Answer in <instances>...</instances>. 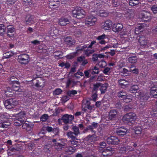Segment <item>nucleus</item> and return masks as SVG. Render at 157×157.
<instances>
[{"label": "nucleus", "instance_id": "nucleus-29", "mask_svg": "<svg viewBox=\"0 0 157 157\" xmlns=\"http://www.w3.org/2000/svg\"><path fill=\"white\" fill-rule=\"evenodd\" d=\"M14 54V52H13L8 51L3 53V57L4 59H8L12 56Z\"/></svg>", "mask_w": 157, "mask_h": 157}, {"label": "nucleus", "instance_id": "nucleus-60", "mask_svg": "<svg viewBox=\"0 0 157 157\" xmlns=\"http://www.w3.org/2000/svg\"><path fill=\"white\" fill-rule=\"evenodd\" d=\"M85 77L86 78H89L90 77V72L89 71V70H88L85 71H84Z\"/></svg>", "mask_w": 157, "mask_h": 157}, {"label": "nucleus", "instance_id": "nucleus-10", "mask_svg": "<svg viewBox=\"0 0 157 157\" xmlns=\"http://www.w3.org/2000/svg\"><path fill=\"white\" fill-rule=\"evenodd\" d=\"M97 21V18L92 15L87 16L85 20V24L90 26L93 25Z\"/></svg>", "mask_w": 157, "mask_h": 157}, {"label": "nucleus", "instance_id": "nucleus-38", "mask_svg": "<svg viewBox=\"0 0 157 157\" xmlns=\"http://www.w3.org/2000/svg\"><path fill=\"white\" fill-rule=\"evenodd\" d=\"M55 58L57 59H59L62 57V52L59 51L55 52L54 53Z\"/></svg>", "mask_w": 157, "mask_h": 157}, {"label": "nucleus", "instance_id": "nucleus-54", "mask_svg": "<svg viewBox=\"0 0 157 157\" xmlns=\"http://www.w3.org/2000/svg\"><path fill=\"white\" fill-rule=\"evenodd\" d=\"M62 92V90L59 88L56 89L53 92V94L54 95H58L61 94Z\"/></svg>", "mask_w": 157, "mask_h": 157}, {"label": "nucleus", "instance_id": "nucleus-63", "mask_svg": "<svg viewBox=\"0 0 157 157\" xmlns=\"http://www.w3.org/2000/svg\"><path fill=\"white\" fill-rule=\"evenodd\" d=\"M77 93V91L75 90H70L68 91L67 92L68 94L69 95H71V94H76Z\"/></svg>", "mask_w": 157, "mask_h": 157}, {"label": "nucleus", "instance_id": "nucleus-34", "mask_svg": "<svg viewBox=\"0 0 157 157\" xmlns=\"http://www.w3.org/2000/svg\"><path fill=\"white\" fill-rule=\"evenodd\" d=\"M22 128L23 129H25L27 131H30L32 129V127L29 123H23Z\"/></svg>", "mask_w": 157, "mask_h": 157}, {"label": "nucleus", "instance_id": "nucleus-62", "mask_svg": "<svg viewBox=\"0 0 157 157\" xmlns=\"http://www.w3.org/2000/svg\"><path fill=\"white\" fill-rule=\"evenodd\" d=\"M21 149V148L17 147V146L15 147H12L10 149V150L12 151H19Z\"/></svg>", "mask_w": 157, "mask_h": 157}, {"label": "nucleus", "instance_id": "nucleus-3", "mask_svg": "<svg viewBox=\"0 0 157 157\" xmlns=\"http://www.w3.org/2000/svg\"><path fill=\"white\" fill-rule=\"evenodd\" d=\"M136 114L135 113L130 112L125 114L123 117L122 120L125 123L129 125L134 123L136 119Z\"/></svg>", "mask_w": 157, "mask_h": 157}, {"label": "nucleus", "instance_id": "nucleus-19", "mask_svg": "<svg viewBox=\"0 0 157 157\" xmlns=\"http://www.w3.org/2000/svg\"><path fill=\"white\" fill-rule=\"evenodd\" d=\"M64 42L66 44L71 46L74 45L75 43V40L70 36H67L64 39Z\"/></svg>", "mask_w": 157, "mask_h": 157}, {"label": "nucleus", "instance_id": "nucleus-32", "mask_svg": "<svg viewBox=\"0 0 157 157\" xmlns=\"http://www.w3.org/2000/svg\"><path fill=\"white\" fill-rule=\"evenodd\" d=\"M117 95L119 98L122 99H123L127 95L126 92L123 91H120L117 93Z\"/></svg>", "mask_w": 157, "mask_h": 157}, {"label": "nucleus", "instance_id": "nucleus-48", "mask_svg": "<svg viewBox=\"0 0 157 157\" xmlns=\"http://www.w3.org/2000/svg\"><path fill=\"white\" fill-rule=\"evenodd\" d=\"M48 118V116L47 114H44L40 118V121L42 122L46 121Z\"/></svg>", "mask_w": 157, "mask_h": 157}, {"label": "nucleus", "instance_id": "nucleus-24", "mask_svg": "<svg viewBox=\"0 0 157 157\" xmlns=\"http://www.w3.org/2000/svg\"><path fill=\"white\" fill-rule=\"evenodd\" d=\"M119 85L123 88H125L128 85L129 82L123 79H121L118 81Z\"/></svg>", "mask_w": 157, "mask_h": 157}, {"label": "nucleus", "instance_id": "nucleus-28", "mask_svg": "<svg viewBox=\"0 0 157 157\" xmlns=\"http://www.w3.org/2000/svg\"><path fill=\"white\" fill-rule=\"evenodd\" d=\"M139 89V87L138 85H133L130 87L128 91L130 93H136Z\"/></svg>", "mask_w": 157, "mask_h": 157}, {"label": "nucleus", "instance_id": "nucleus-58", "mask_svg": "<svg viewBox=\"0 0 157 157\" xmlns=\"http://www.w3.org/2000/svg\"><path fill=\"white\" fill-rule=\"evenodd\" d=\"M151 9L154 14L157 13V5H154L152 6Z\"/></svg>", "mask_w": 157, "mask_h": 157}, {"label": "nucleus", "instance_id": "nucleus-49", "mask_svg": "<svg viewBox=\"0 0 157 157\" xmlns=\"http://www.w3.org/2000/svg\"><path fill=\"white\" fill-rule=\"evenodd\" d=\"M94 140V136L93 135L88 136L87 137H86L85 138V141H89V143L93 141Z\"/></svg>", "mask_w": 157, "mask_h": 157}, {"label": "nucleus", "instance_id": "nucleus-16", "mask_svg": "<svg viewBox=\"0 0 157 157\" xmlns=\"http://www.w3.org/2000/svg\"><path fill=\"white\" fill-rule=\"evenodd\" d=\"M112 22L111 20H107L102 24L101 26L102 28L105 30H109L112 27Z\"/></svg>", "mask_w": 157, "mask_h": 157}, {"label": "nucleus", "instance_id": "nucleus-59", "mask_svg": "<svg viewBox=\"0 0 157 157\" xmlns=\"http://www.w3.org/2000/svg\"><path fill=\"white\" fill-rule=\"evenodd\" d=\"M111 68L108 67H106L105 68L104 70H103V73L106 75H109V71H110Z\"/></svg>", "mask_w": 157, "mask_h": 157}, {"label": "nucleus", "instance_id": "nucleus-35", "mask_svg": "<svg viewBox=\"0 0 157 157\" xmlns=\"http://www.w3.org/2000/svg\"><path fill=\"white\" fill-rule=\"evenodd\" d=\"M101 83L100 82H97L93 85V87L92 91L94 92L97 93L98 89L100 88L101 86Z\"/></svg>", "mask_w": 157, "mask_h": 157}, {"label": "nucleus", "instance_id": "nucleus-11", "mask_svg": "<svg viewBox=\"0 0 157 157\" xmlns=\"http://www.w3.org/2000/svg\"><path fill=\"white\" fill-rule=\"evenodd\" d=\"M107 141L108 144L117 145L119 143L120 140L117 137L111 136L107 139Z\"/></svg>", "mask_w": 157, "mask_h": 157}, {"label": "nucleus", "instance_id": "nucleus-17", "mask_svg": "<svg viewBox=\"0 0 157 157\" xmlns=\"http://www.w3.org/2000/svg\"><path fill=\"white\" fill-rule=\"evenodd\" d=\"M141 18L144 21H147L151 19V14L147 12L144 11L141 14Z\"/></svg>", "mask_w": 157, "mask_h": 157}, {"label": "nucleus", "instance_id": "nucleus-30", "mask_svg": "<svg viewBox=\"0 0 157 157\" xmlns=\"http://www.w3.org/2000/svg\"><path fill=\"white\" fill-rule=\"evenodd\" d=\"M101 85L99 90L101 94H104L105 92L108 87L107 84V83L102 84L101 83Z\"/></svg>", "mask_w": 157, "mask_h": 157}, {"label": "nucleus", "instance_id": "nucleus-52", "mask_svg": "<svg viewBox=\"0 0 157 157\" xmlns=\"http://www.w3.org/2000/svg\"><path fill=\"white\" fill-rule=\"evenodd\" d=\"M78 11L77 10H76V7L75 8V9L72 10V13L73 17H76L77 18H80L82 17V16H81V17H78V14H77Z\"/></svg>", "mask_w": 157, "mask_h": 157}, {"label": "nucleus", "instance_id": "nucleus-39", "mask_svg": "<svg viewBox=\"0 0 157 157\" xmlns=\"http://www.w3.org/2000/svg\"><path fill=\"white\" fill-rule=\"evenodd\" d=\"M6 32V27L3 24H0V34H4Z\"/></svg>", "mask_w": 157, "mask_h": 157}, {"label": "nucleus", "instance_id": "nucleus-15", "mask_svg": "<svg viewBox=\"0 0 157 157\" xmlns=\"http://www.w3.org/2000/svg\"><path fill=\"white\" fill-rule=\"evenodd\" d=\"M113 148L109 147L105 149L102 152V155L103 157H108L113 155L112 152Z\"/></svg>", "mask_w": 157, "mask_h": 157}, {"label": "nucleus", "instance_id": "nucleus-50", "mask_svg": "<svg viewBox=\"0 0 157 157\" xmlns=\"http://www.w3.org/2000/svg\"><path fill=\"white\" fill-rule=\"evenodd\" d=\"M97 45V44H96V41L95 40H93L91 42L89 45H87V48H92L95 47Z\"/></svg>", "mask_w": 157, "mask_h": 157}, {"label": "nucleus", "instance_id": "nucleus-12", "mask_svg": "<svg viewBox=\"0 0 157 157\" xmlns=\"http://www.w3.org/2000/svg\"><path fill=\"white\" fill-rule=\"evenodd\" d=\"M7 29V35L10 38L13 37L15 33V29L13 25H8L6 27Z\"/></svg>", "mask_w": 157, "mask_h": 157}, {"label": "nucleus", "instance_id": "nucleus-61", "mask_svg": "<svg viewBox=\"0 0 157 157\" xmlns=\"http://www.w3.org/2000/svg\"><path fill=\"white\" fill-rule=\"evenodd\" d=\"M17 0H7L6 3L8 5H13Z\"/></svg>", "mask_w": 157, "mask_h": 157}, {"label": "nucleus", "instance_id": "nucleus-4", "mask_svg": "<svg viewBox=\"0 0 157 157\" xmlns=\"http://www.w3.org/2000/svg\"><path fill=\"white\" fill-rule=\"evenodd\" d=\"M14 78L17 79V78L14 76H11L10 78L11 82L10 83L12 84V86L11 87V90H13L16 92H21L22 91V89L20 87V83L17 81L12 80V79Z\"/></svg>", "mask_w": 157, "mask_h": 157}, {"label": "nucleus", "instance_id": "nucleus-2", "mask_svg": "<svg viewBox=\"0 0 157 157\" xmlns=\"http://www.w3.org/2000/svg\"><path fill=\"white\" fill-rule=\"evenodd\" d=\"M72 130L73 132L69 131L67 132V135L68 138L71 139L69 141L72 144L77 145L78 142L77 140L78 139L76 138V136L80 133L78 127L76 126H74L72 128Z\"/></svg>", "mask_w": 157, "mask_h": 157}, {"label": "nucleus", "instance_id": "nucleus-7", "mask_svg": "<svg viewBox=\"0 0 157 157\" xmlns=\"http://www.w3.org/2000/svg\"><path fill=\"white\" fill-rule=\"evenodd\" d=\"M16 114L19 117H16V120L14 121V125L16 126L21 125L24 122L23 118L24 117L25 114L23 112H20Z\"/></svg>", "mask_w": 157, "mask_h": 157}, {"label": "nucleus", "instance_id": "nucleus-46", "mask_svg": "<svg viewBox=\"0 0 157 157\" xmlns=\"http://www.w3.org/2000/svg\"><path fill=\"white\" fill-rule=\"evenodd\" d=\"M132 98L133 97L132 96H128L127 95L126 96V97L123 100L125 102L128 103L132 101Z\"/></svg>", "mask_w": 157, "mask_h": 157}, {"label": "nucleus", "instance_id": "nucleus-6", "mask_svg": "<svg viewBox=\"0 0 157 157\" xmlns=\"http://www.w3.org/2000/svg\"><path fill=\"white\" fill-rule=\"evenodd\" d=\"M18 103V101L13 99H9L5 101L4 105L7 109H10L17 105Z\"/></svg>", "mask_w": 157, "mask_h": 157}, {"label": "nucleus", "instance_id": "nucleus-45", "mask_svg": "<svg viewBox=\"0 0 157 157\" xmlns=\"http://www.w3.org/2000/svg\"><path fill=\"white\" fill-rule=\"evenodd\" d=\"M128 61L131 63H134L137 61V58L136 56L129 57L128 58Z\"/></svg>", "mask_w": 157, "mask_h": 157}, {"label": "nucleus", "instance_id": "nucleus-33", "mask_svg": "<svg viewBox=\"0 0 157 157\" xmlns=\"http://www.w3.org/2000/svg\"><path fill=\"white\" fill-rule=\"evenodd\" d=\"M34 21L32 16L27 17L26 18L25 24L26 25H30L33 24Z\"/></svg>", "mask_w": 157, "mask_h": 157}, {"label": "nucleus", "instance_id": "nucleus-22", "mask_svg": "<svg viewBox=\"0 0 157 157\" xmlns=\"http://www.w3.org/2000/svg\"><path fill=\"white\" fill-rule=\"evenodd\" d=\"M142 129V125L138 124L136 125L133 128V130H134L136 134H139L141 133Z\"/></svg>", "mask_w": 157, "mask_h": 157}, {"label": "nucleus", "instance_id": "nucleus-20", "mask_svg": "<svg viewBox=\"0 0 157 157\" xmlns=\"http://www.w3.org/2000/svg\"><path fill=\"white\" fill-rule=\"evenodd\" d=\"M65 144L62 142L61 143H55L54 145V148L57 151H61L62 148H63L65 146Z\"/></svg>", "mask_w": 157, "mask_h": 157}, {"label": "nucleus", "instance_id": "nucleus-47", "mask_svg": "<svg viewBox=\"0 0 157 157\" xmlns=\"http://www.w3.org/2000/svg\"><path fill=\"white\" fill-rule=\"evenodd\" d=\"M77 56L76 52H73L66 56V58L68 59H72Z\"/></svg>", "mask_w": 157, "mask_h": 157}, {"label": "nucleus", "instance_id": "nucleus-41", "mask_svg": "<svg viewBox=\"0 0 157 157\" xmlns=\"http://www.w3.org/2000/svg\"><path fill=\"white\" fill-rule=\"evenodd\" d=\"M23 4L25 6L28 7L32 5V0H23Z\"/></svg>", "mask_w": 157, "mask_h": 157}, {"label": "nucleus", "instance_id": "nucleus-14", "mask_svg": "<svg viewBox=\"0 0 157 157\" xmlns=\"http://www.w3.org/2000/svg\"><path fill=\"white\" fill-rule=\"evenodd\" d=\"M127 130L126 128L120 127L117 128L115 132L116 134L120 137H122L126 135Z\"/></svg>", "mask_w": 157, "mask_h": 157}, {"label": "nucleus", "instance_id": "nucleus-1", "mask_svg": "<svg viewBox=\"0 0 157 157\" xmlns=\"http://www.w3.org/2000/svg\"><path fill=\"white\" fill-rule=\"evenodd\" d=\"M151 94L154 98H157V82L154 83L151 89L150 93L140 92L139 93V100L140 101V105H141L144 106L145 102L146 101L150 96Z\"/></svg>", "mask_w": 157, "mask_h": 157}, {"label": "nucleus", "instance_id": "nucleus-36", "mask_svg": "<svg viewBox=\"0 0 157 157\" xmlns=\"http://www.w3.org/2000/svg\"><path fill=\"white\" fill-rule=\"evenodd\" d=\"M76 10H77L78 13V17L81 16L85 15V12L84 10L82 9L80 7H76Z\"/></svg>", "mask_w": 157, "mask_h": 157}, {"label": "nucleus", "instance_id": "nucleus-55", "mask_svg": "<svg viewBox=\"0 0 157 157\" xmlns=\"http://www.w3.org/2000/svg\"><path fill=\"white\" fill-rule=\"evenodd\" d=\"M94 128L93 127V126L92 125H90L87 126V127L84 130L86 131H87L88 130H90L92 132L95 133L96 132L93 130Z\"/></svg>", "mask_w": 157, "mask_h": 157}, {"label": "nucleus", "instance_id": "nucleus-40", "mask_svg": "<svg viewBox=\"0 0 157 157\" xmlns=\"http://www.w3.org/2000/svg\"><path fill=\"white\" fill-rule=\"evenodd\" d=\"M94 52V50H90L88 49L84 50V54L87 56H89L91 54H93Z\"/></svg>", "mask_w": 157, "mask_h": 157}, {"label": "nucleus", "instance_id": "nucleus-27", "mask_svg": "<svg viewBox=\"0 0 157 157\" xmlns=\"http://www.w3.org/2000/svg\"><path fill=\"white\" fill-rule=\"evenodd\" d=\"M75 147L74 146H68L65 148V151L68 153V154H72L75 152Z\"/></svg>", "mask_w": 157, "mask_h": 157}, {"label": "nucleus", "instance_id": "nucleus-9", "mask_svg": "<svg viewBox=\"0 0 157 157\" xmlns=\"http://www.w3.org/2000/svg\"><path fill=\"white\" fill-rule=\"evenodd\" d=\"M141 120L144 123V126H146L144 128H147L151 126L155 122V120L152 119L151 118H148L147 117H145V119L142 118Z\"/></svg>", "mask_w": 157, "mask_h": 157}, {"label": "nucleus", "instance_id": "nucleus-51", "mask_svg": "<svg viewBox=\"0 0 157 157\" xmlns=\"http://www.w3.org/2000/svg\"><path fill=\"white\" fill-rule=\"evenodd\" d=\"M86 104H88L87 108H88V109L90 110V112H91L93 110V108H94V105H91L90 103L88 101H86Z\"/></svg>", "mask_w": 157, "mask_h": 157}, {"label": "nucleus", "instance_id": "nucleus-25", "mask_svg": "<svg viewBox=\"0 0 157 157\" xmlns=\"http://www.w3.org/2000/svg\"><path fill=\"white\" fill-rule=\"evenodd\" d=\"M117 113V111L116 109H112L109 112V119L112 120L115 118Z\"/></svg>", "mask_w": 157, "mask_h": 157}, {"label": "nucleus", "instance_id": "nucleus-23", "mask_svg": "<svg viewBox=\"0 0 157 157\" xmlns=\"http://www.w3.org/2000/svg\"><path fill=\"white\" fill-rule=\"evenodd\" d=\"M69 22V21L67 18L62 17L59 19V24L60 25L64 26L68 24Z\"/></svg>", "mask_w": 157, "mask_h": 157}, {"label": "nucleus", "instance_id": "nucleus-8", "mask_svg": "<svg viewBox=\"0 0 157 157\" xmlns=\"http://www.w3.org/2000/svg\"><path fill=\"white\" fill-rule=\"evenodd\" d=\"M74 116L72 115L65 114L63 115L61 117V119H59L58 120V122H60L61 120L65 124L70 123L74 119Z\"/></svg>", "mask_w": 157, "mask_h": 157}, {"label": "nucleus", "instance_id": "nucleus-64", "mask_svg": "<svg viewBox=\"0 0 157 157\" xmlns=\"http://www.w3.org/2000/svg\"><path fill=\"white\" fill-rule=\"evenodd\" d=\"M98 59V54H94L92 55V60L93 61H95L97 60Z\"/></svg>", "mask_w": 157, "mask_h": 157}, {"label": "nucleus", "instance_id": "nucleus-53", "mask_svg": "<svg viewBox=\"0 0 157 157\" xmlns=\"http://www.w3.org/2000/svg\"><path fill=\"white\" fill-rule=\"evenodd\" d=\"M98 65L100 67L103 68L107 65V63L105 61L101 60L98 62Z\"/></svg>", "mask_w": 157, "mask_h": 157}, {"label": "nucleus", "instance_id": "nucleus-18", "mask_svg": "<svg viewBox=\"0 0 157 157\" xmlns=\"http://www.w3.org/2000/svg\"><path fill=\"white\" fill-rule=\"evenodd\" d=\"M123 28V25L121 24H114L113 25V31L116 33H118L121 31Z\"/></svg>", "mask_w": 157, "mask_h": 157}, {"label": "nucleus", "instance_id": "nucleus-43", "mask_svg": "<svg viewBox=\"0 0 157 157\" xmlns=\"http://www.w3.org/2000/svg\"><path fill=\"white\" fill-rule=\"evenodd\" d=\"M9 115L6 113H4L2 114H1L0 116V119H3L2 120H4V119H8L10 117Z\"/></svg>", "mask_w": 157, "mask_h": 157}, {"label": "nucleus", "instance_id": "nucleus-31", "mask_svg": "<svg viewBox=\"0 0 157 157\" xmlns=\"http://www.w3.org/2000/svg\"><path fill=\"white\" fill-rule=\"evenodd\" d=\"M59 1L58 0V2L54 1L53 2H51V3H49L48 5L50 8H56L59 6Z\"/></svg>", "mask_w": 157, "mask_h": 157}, {"label": "nucleus", "instance_id": "nucleus-21", "mask_svg": "<svg viewBox=\"0 0 157 157\" xmlns=\"http://www.w3.org/2000/svg\"><path fill=\"white\" fill-rule=\"evenodd\" d=\"M106 38V36L104 34H103L102 35L98 36L96 38V39L99 41V43L101 44H105L106 43L105 41L104 40Z\"/></svg>", "mask_w": 157, "mask_h": 157}, {"label": "nucleus", "instance_id": "nucleus-56", "mask_svg": "<svg viewBox=\"0 0 157 157\" xmlns=\"http://www.w3.org/2000/svg\"><path fill=\"white\" fill-rule=\"evenodd\" d=\"M98 14V15L101 17H105L107 15V13L104 10H100Z\"/></svg>", "mask_w": 157, "mask_h": 157}, {"label": "nucleus", "instance_id": "nucleus-13", "mask_svg": "<svg viewBox=\"0 0 157 157\" xmlns=\"http://www.w3.org/2000/svg\"><path fill=\"white\" fill-rule=\"evenodd\" d=\"M89 71L90 74V80L93 79L95 78V76H91L92 75L98 74L100 72L99 68L96 66L92 67L89 70Z\"/></svg>", "mask_w": 157, "mask_h": 157}, {"label": "nucleus", "instance_id": "nucleus-57", "mask_svg": "<svg viewBox=\"0 0 157 157\" xmlns=\"http://www.w3.org/2000/svg\"><path fill=\"white\" fill-rule=\"evenodd\" d=\"M112 6L114 7H117L120 4V2L116 0H112Z\"/></svg>", "mask_w": 157, "mask_h": 157}, {"label": "nucleus", "instance_id": "nucleus-44", "mask_svg": "<svg viewBox=\"0 0 157 157\" xmlns=\"http://www.w3.org/2000/svg\"><path fill=\"white\" fill-rule=\"evenodd\" d=\"M139 0H130L129 4L131 6H135L139 4Z\"/></svg>", "mask_w": 157, "mask_h": 157}, {"label": "nucleus", "instance_id": "nucleus-37", "mask_svg": "<svg viewBox=\"0 0 157 157\" xmlns=\"http://www.w3.org/2000/svg\"><path fill=\"white\" fill-rule=\"evenodd\" d=\"M87 47V45L85 44L82 46H79L76 48V51L75 52H76V55H77L78 53L80 51H83L84 49L86 48Z\"/></svg>", "mask_w": 157, "mask_h": 157}, {"label": "nucleus", "instance_id": "nucleus-5", "mask_svg": "<svg viewBox=\"0 0 157 157\" xmlns=\"http://www.w3.org/2000/svg\"><path fill=\"white\" fill-rule=\"evenodd\" d=\"M17 61L21 64H27L30 61L29 56L27 54H21L18 56Z\"/></svg>", "mask_w": 157, "mask_h": 157}, {"label": "nucleus", "instance_id": "nucleus-42", "mask_svg": "<svg viewBox=\"0 0 157 157\" xmlns=\"http://www.w3.org/2000/svg\"><path fill=\"white\" fill-rule=\"evenodd\" d=\"M133 16V13H129L128 11L125 12V13L124 14V17H125L127 19H129L131 18Z\"/></svg>", "mask_w": 157, "mask_h": 157}, {"label": "nucleus", "instance_id": "nucleus-26", "mask_svg": "<svg viewBox=\"0 0 157 157\" xmlns=\"http://www.w3.org/2000/svg\"><path fill=\"white\" fill-rule=\"evenodd\" d=\"M138 41L141 46H144L147 44V40L144 36H140Z\"/></svg>", "mask_w": 157, "mask_h": 157}]
</instances>
